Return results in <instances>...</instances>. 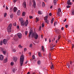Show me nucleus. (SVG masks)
<instances>
[{"label":"nucleus","instance_id":"obj_62","mask_svg":"<svg viewBox=\"0 0 74 74\" xmlns=\"http://www.w3.org/2000/svg\"><path fill=\"white\" fill-rule=\"evenodd\" d=\"M57 15H58V16H60V13L58 12V13L57 14Z\"/></svg>","mask_w":74,"mask_h":74},{"label":"nucleus","instance_id":"obj_19","mask_svg":"<svg viewBox=\"0 0 74 74\" xmlns=\"http://www.w3.org/2000/svg\"><path fill=\"white\" fill-rule=\"evenodd\" d=\"M4 49L3 47H0V51H4Z\"/></svg>","mask_w":74,"mask_h":74},{"label":"nucleus","instance_id":"obj_49","mask_svg":"<svg viewBox=\"0 0 74 74\" xmlns=\"http://www.w3.org/2000/svg\"><path fill=\"white\" fill-rule=\"evenodd\" d=\"M32 58H33V59H35V56H34V55H33V56H32Z\"/></svg>","mask_w":74,"mask_h":74},{"label":"nucleus","instance_id":"obj_8","mask_svg":"<svg viewBox=\"0 0 74 74\" xmlns=\"http://www.w3.org/2000/svg\"><path fill=\"white\" fill-rule=\"evenodd\" d=\"M33 5L34 8H36V2L34 0H33Z\"/></svg>","mask_w":74,"mask_h":74},{"label":"nucleus","instance_id":"obj_64","mask_svg":"<svg viewBox=\"0 0 74 74\" xmlns=\"http://www.w3.org/2000/svg\"><path fill=\"white\" fill-rule=\"evenodd\" d=\"M52 7H53L52 5L51 6L50 8H51V9H52Z\"/></svg>","mask_w":74,"mask_h":74},{"label":"nucleus","instance_id":"obj_18","mask_svg":"<svg viewBox=\"0 0 74 74\" xmlns=\"http://www.w3.org/2000/svg\"><path fill=\"white\" fill-rule=\"evenodd\" d=\"M48 19V16H46L44 17V19L45 20V21H47V19Z\"/></svg>","mask_w":74,"mask_h":74},{"label":"nucleus","instance_id":"obj_53","mask_svg":"<svg viewBox=\"0 0 74 74\" xmlns=\"http://www.w3.org/2000/svg\"><path fill=\"white\" fill-rule=\"evenodd\" d=\"M11 18H12V14L10 15Z\"/></svg>","mask_w":74,"mask_h":74},{"label":"nucleus","instance_id":"obj_27","mask_svg":"<svg viewBox=\"0 0 74 74\" xmlns=\"http://www.w3.org/2000/svg\"><path fill=\"white\" fill-rule=\"evenodd\" d=\"M17 70V69H16L15 68V69H13L12 70V71H13V72H15V71H16V70Z\"/></svg>","mask_w":74,"mask_h":74},{"label":"nucleus","instance_id":"obj_6","mask_svg":"<svg viewBox=\"0 0 74 74\" xmlns=\"http://www.w3.org/2000/svg\"><path fill=\"white\" fill-rule=\"evenodd\" d=\"M17 10H18V8L16 7H14L13 9V12H16L17 11Z\"/></svg>","mask_w":74,"mask_h":74},{"label":"nucleus","instance_id":"obj_42","mask_svg":"<svg viewBox=\"0 0 74 74\" xmlns=\"http://www.w3.org/2000/svg\"><path fill=\"white\" fill-rule=\"evenodd\" d=\"M42 27H44V23L42 24Z\"/></svg>","mask_w":74,"mask_h":74},{"label":"nucleus","instance_id":"obj_43","mask_svg":"<svg viewBox=\"0 0 74 74\" xmlns=\"http://www.w3.org/2000/svg\"><path fill=\"white\" fill-rule=\"evenodd\" d=\"M29 19H32V18H33V16H29Z\"/></svg>","mask_w":74,"mask_h":74},{"label":"nucleus","instance_id":"obj_23","mask_svg":"<svg viewBox=\"0 0 74 74\" xmlns=\"http://www.w3.org/2000/svg\"><path fill=\"white\" fill-rule=\"evenodd\" d=\"M45 6V3L43 2L42 3V7H44Z\"/></svg>","mask_w":74,"mask_h":74},{"label":"nucleus","instance_id":"obj_9","mask_svg":"<svg viewBox=\"0 0 74 74\" xmlns=\"http://www.w3.org/2000/svg\"><path fill=\"white\" fill-rule=\"evenodd\" d=\"M7 40L5 39H3V43L4 44H5V45L7 44Z\"/></svg>","mask_w":74,"mask_h":74},{"label":"nucleus","instance_id":"obj_51","mask_svg":"<svg viewBox=\"0 0 74 74\" xmlns=\"http://www.w3.org/2000/svg\"><path fill=\"white\" fill-rule=\"evenodd\" d=\"M65 27H66V28H67L68 27V25H65Z\"/></svg>","mask_w":74,"mask_h":74},{"label":"nucleus","instance_id":"obj_41","mask_svg":"<svg viewBox=\"0 0 74 74\" xmlns=\"http://www.w3.org/2000/svg\"><path fill=\"white\" fill-rule=\"evenodd\" d=\"M27 51V49L26 48H25L24 49V52H26Z\"/></svg>","mask_w":74,"mask_h":74},{"label":"nucleus","instance_id":"obj_16","mask_svg":"<svg viewBox=\"0 0 74 74\" xmlns=\"http://www.w3.org/2000/svg\"><path fill=\"white\" fill-rule=\"evenodd\" d=\"M7 61H8V58H6L4 60V63H6L7 62Z\"/></svg>","mask_w":74,"mask_h":74},{"label":"nucleus","instance_id":"obj_57","mask_svg":"<svg viewBox=\"0 0 74 74\" xmlns=\"http://www.w3.org/2000/svg\"><path fill=\"white\" fill-rule=\"evenodd\" d=\"M68 42H69V43H71V41L70 40H68Z\"/></svg>","mask_w":74,"mask_h":74},{"label":"nucleus","instance_id":"obj_46","mask_svg":"<svg viewBox=\"0 0 74 74\" xmlns=\"http://www.w3.org/2000/svg\"><path fill=\"white\" fill-rule=\"evenodd\" d=\"M25 35H27V31H25Z\"/></svg>","mask_w":74,"mask_h":74},{"label":"nucleus","instance_id":"obj_34","mask_svg":"<svg viewBox=\"0 0 74 74\" xmlns=\"http://www.w3.org/2000/svg\"><path fill=\"white\" fill-rule=\"evenodd\" d=\"M10 64L11 66H13L14 65V63L13 62H11V63Z\"/></svg>","mask_w":74,"mask_h":74},{"label":"nucleus","instance_id":"obj_44","mask_svg":"<svg viewBox=\"0 0 74 74\" xmlns=\"http://www.w3.org/2000/svg\"><path fill=\"white\" fill-rule=\"evenodd\" d=\"M41 26H40V27L39 28V30H41Z\"/></svg>","mask_w":74,"mask_h":74},{"label":"nucleus","instance_id":"obj_36","mask_svg":"<svg viewBox=\"0 0 74 74\" xmlns=\"http://www.w3.org/2000/svg\"><path fill=\"white\" fill-rule=\"evenodd\" d=\"M32 32H29V35L28 36V37H30V35L32 34Z\"/></svg>","mask_w":74,"mask_h":74},{"label":"nucleus","instance_id":"obj_14","mask_svg":"<svg viewBox=\"0 0 74 74\" xmlns=\"http://www.w3.org/2000/svg\"><path fill=\"white\" fill-rule=\"evenodd\" d=\"M25 26H27V25H28V21L27 20L25 22Z\"/></svg>","mask_w":74,"mask_h":74},{"label":"nucleus","instance_id":"obj_25","mask_svg":"<svg viewBox=\"0 0 74 74\" xmlns=\"http://www.w3.org/2000/svg\"><path fill=\"white\" fill-rule=\"evenodd\" d=\"M16 49H12V52H16Z\"/></svg>","mask_w":74,"mask_h":74},{"label":"nucleus","instance_id":"obj_56","mask_svg":"<svg viewBox=\"0 0 74 74\" xmlns=\"http://www.w3.org/2000/svg\"><path fill=\"white\" fill-rule=\"evenodd\" d=\"M46 23H48V21H45Z\"/></svg>","mask_w":74,"mask_h":74},{"label":"nucleus","instance_id":"obj_58","mask_svg":"<svg viewBox=\"0 0 74 74\" xmlns=\"http://www.w3.org/2000/svg\"><path fill=\"white\" fill-rule=\"evenodd\" d=\"M29 55H30H30H31V52H29Z\"/></svg>","mask_w":74,"mask_h":74},{"label":"nucleus","instance_id":"obj_35","mask_svg":"<svg viewBox=\"0 0 74 74\" xmlns=\"http://www.w3.org/2000/svg\"><path fill=\"white\" fill-rule=\"evenodd\" d=\"M72 14L73 15H74V10H73L72 11Z\"/></svg>","mask_w":74,"mask_h":74},{"label":"nucleus","instance_id":"obj_39","mask_svg":"<svg viewBox=\"0 0 74 74\" xmlns=\"http://www.w3.org/2000/svg\"><path fill=\"white\" fill-rule=\"evenodd\" d=\"M13 26H16V23H13Z\"/></svg>","mask_w":74,"mask_h":74},{"label":"nucleus","instance_id":"obj_15","mask_svg":"<svg viewBox=\"0 0 74 74\" xmlns=\"http://www.w3.org/2000/svg\"><path fill=\"white\" fill-rule=\"evenodd\" d=\"M38 14L41 15V14H42V12L41 11H39L38 12Z\"/></svg>","mask_w":74,"mask_h":74},{"label":"nucleus","instance_id":"obj_63","mask_svg":"<svg viewBox=\"0 0 74 74\" xmlns=\"http://www.w3.org/2000/svg\"><path fill=\"white\" fill-rule=\"evenodd\" d=\"M19 26L18 25L17 26V29H19Z\"/></svg>","mask_w":74,"mask_h":74},{"label":"nucleus","instance_id":"obj_54","mask_svg":"<svg viewBox=\"0 0 74 74\" xmlns=\"http://www.w3.org/2000/svg\"><path fill=\"white\" fill-rule=\"evenodd\" d=\"M6 9L7 10H8V7H7V6H6Z\"/></svg>","mask_w":74,"mask_h":74},{"label":"nucleus","instance_id":"obj_61","mask_svg":"<svg viewBox=\"0 0 74 74\" xmlns=\"http://www.w3.org/2000/svg\"><path fill=\"white\" fill-rule=\"evenodd\" d=\"M63 29H64V27H62L61 28V30H63Z\"/></svg>","mask_w":74,"mask_h":74},{"label":"nucleus","instance_id":"obj_7","mask_svg":"<svg viewBox=\"0 0 74 74\" xmlns=\"http://www.w3.org/2000/svg\"><path fill=\"white\" fill-rule=\"evenodd\" d=\"M0 60H4V56L1 54L0 55Z\"/></svg>","mask_w":74,"mask_h":74},{"label":"nucleus","instance_id":"obj_17","mask_svg":"<svg viewBox=\"0 0 74 74\" xmlns=\"http://www.w3.org/2000/svg\"><path fill=\"white\" fill-rule=\"evenodd\" d=\"M13 59L14 62H16L17 60V58L16 57H14L13 58Z\"/></svg>","mask_w":74,"mask_h":74},{"label":"nucleus","instance_id":"obj_5","mask_svg":"<svg viewBox=\"0 0 74 74\" xmlns=\"http://www.w3.org/2000/svg\"><path fill=\"white\" fill-rule=\"evenodd\" d=\"M17 36L19 38H22V34L18 33L17 34Z\"/></svg>","mask_w":74,"mask_h":74},{"label":"nucleus","instance_id":"obj_3","mask_svg":"<svg viewBox=\"0 0 74 74\" xmlns=\"http://www.w3.org/2000/svg\"><path fill=\"white\" fill-rule=\"evenodd\" d=\"M12 27V24H10L8 27V31L9 33L11 32V27Z\"/></svg>","mask_w":74,"mask_h":74},{"label":"nucleus","instance_id":"obj_40","mask_svg":"<svg viewBox=\"0 0 74 74\" xmlns=\"http://www.w3.org/2000/svg\"><path fill=\"white\" fill-rule=\"evenodd\" d=\"M22 15L23 16H24L25 15V12H23L22 13Z\"/></svg>","mask_w":74,"mask_h":74},{"label":"nucleus","instance_id":"obj_33","mask_svg":"<svg viewBox=\"0 0 74 74\" xmlns=\"http://www.w3.org/2000/svg\"><path fill=\"white\" fill-rule=\"evenodd\" d=\"M7 14L6 13H5L4 14V17L5 18L7 16Z\"/></svg>","mask_w":74,"mask_h":74},{"label":"nucleus","instance_id":"obj_20","mask_svg":"<svg viewBox=\"0 0 74 74\" xmlns=\"http://www.w3.org/2000/svg\"><path fill=\"white\" fill-rule=\"evenodd\" d=\"M53 2L54 5H56V3H57V1H56V0H53Z\"/></svg>","mask_w":74,"mask_h":74},{"label":"nucleus","instance_id":"obj_48","mask_svg":"<svg viewBox=\"0 0 74 74\" xmlns=\"http://www.w3.org/2000/svg\"><path fill=\"white\" fill-rule=\"evenodd\" d=\"M57 24V23L56 22H55L54 23V25L55 26L56 25V24Z\"/></svg>","mask_w":74,"mask_h":74},{"label":"nucleus","instance_id":"obj_2","mask_svg":"<svg viewBox=\"0 0 74 74\" xmlns=\"http://www.w3.org/2000/svg\"><path fill=\"white\" fill-rule=\"evenodd\" d=\"M32 37H33L35 40H37L38 38V35L36 32H34L32 34Z\"/></svg>","mask_w":74,"mask_h":74},{"label":"nucleus","instance_id":"obj_52","mask_svg":"<svg viewBox=\"0 0 74 74\" xmlns=\"http://www.w3.org/2000/svg\"><path fill=\"white\" fill-rule=\"evenodd\" d=\"M18 0H14V3H15L16 2V1Z\"/></svg>","mask_w":74,"mask_h":74},{"label":"nucleus","instance_id":"obj_26","mask_svg":"<svg viewBox=\"0 0 74 74\" xmlns=\"http://www.w3.org/2000/svg\"><path fill=\"white\" fill-rule=\"evenodd\" d=\"M42 51H44V46H42L41 47Z\"/></svg>","mask_w":74,"mask_h":74},{"label":"nucleus","instance_id":"obj_10","mask_svg":"<svg viewBox=\"0 0 74 74\" xmlns=\"http://www.w3.org/2000/svg\"><path fill=\"white\" fill-rule=\"evenodd\" d=\"M50 47L52 49H53V48L55 47V45L53 44V43H51L50 45Z\"/></svg>","mask_w":74,"mask_h":74},{"label":"nucleus","instance_id":"obj_22","mask_svg":"<svg viewBox=\"0 0 74 74\" xmlns=\"http://www.w3.org/2000/svg\"><path fill=\"white\" fill-rule=\"evenodd\" d=\"M38 55L39 57H42V55H41V53L40 52L38 53Z\"/></svg>","mask_w":74,"mask_h":74},{"label":"nucleus","instance_id":"obj_50","mask_svg":"<svg viewBox=\"0 0 74 74\" xmlns=\"http://www.w3.org/2000/svg\"><path fill=\"white\" fill-rule=\"evenodd\" d=\"M66 8H70V6L68 5V6H66Z\"/></svg>","mask_w":74,"mask_h":74},{"label":"nucleus","instance_id":"obj_13","mask_svg":"<svg viewBox=\"0 0 74 74\" xmlns=\"http://www.w3.org/2000/svg\"><path fill=\"white\" fill-rule=\"evenodd\" d=\"M17 13L18 15H21V11H20V10H18L17 12Z\"/></svg>","mask_w":74,"mask_h":74},{"label":"nucleus","instance_id":"obj_59","mask_svg":"<svg viewBox=\"0 0 74 74\" xmlns=\"http://www.w3.org/2000/svg\"><path fill=\"white\" fill-rule=\"evenodd\" d=\"M49 15L50 16H52V13H49Z\"/></svg>","mask_w":74,"mask_h":74},{"label":"nucleus","instance_id":"obj_1","mask_svg":"<svg viewBox=\"0 0 74 74\" xmlns=\"http://www.w3.org/2000/svg\"><path fill=\"white\" fill-rule=\"evenodd\" d=\"M25 60V57L23 55H21L20 58V66H22L23 65V61Z\"/></svg>","mask_w":74,"mask_h":74},{"label":"nucleus","instance_id":"obj_38","mask_svg":"<svg viewBox=\"0 0 74 74\" xmlns=\"http://www.w3.org/2000/svg\"><path fill=\"white\" fill-rule=\"evenodd\" d=\"M67 66H68V68H70V64H69V63H67Z\"/></svg>","mask_w":74,"mask_h":74},{"label":"nucleus","instance_id":"obj_30","mask_svg":"<svg viewBox=\"0 0 74 74\" xmlns=\"http://www.w3.org/2000/svg\"><path fill=\"white\" fill-rule=\"evenodd\" d=\"M58 12H61V9H60V8H58Z\"/></svg>","mask_w":74,"mask_h":74},{"label":"nucleus","instance_id":"obj_31","mask_svg":"<svg viewBox=\"0 0 74 74\" xmlns=\"http://www.w3.org/2000/svg\"><path fill=\"white\" fill-rule=\"evenodd\" d=\"M51 69H54V67H53V64L51 65Z\"/></svg>","mask_w":74,"mask_h":74},{"label":"nucleus","instance_id":"obj_29","mask_svg":"<svg viewBox=\"0 0 74 74\" xmlns=\"http://www.w3.org/2000/svg\"><path fill=\"white\" fill-rule=\"evenodd\" d=\"M53 21H54V18H53L51 21V23H53Z\"/></svg>","mask_w":74,"mask_h":74},{"label":"nucleus","instance_id":"obj_24","mask_svg":"<svg viewBox=\"0 0 74 74\" xmlns=\"http://www.w3.org/2000/svg\"><path fill=\"white\" fill-rule=\"evenodd\" d=\"M18 47L19 48H20L21 49H22L23 47L22 46H21V45H18Z\"/></svg>","mask_w":74,"mask_h":74},{"label":"nucleus","instance_id":"obj_55","mask_svg":"<svg viewBox=\"0 0 74 74\" xmlns=\"http://www.w3.org/2000/svg\"><path fill=\"white\" fill-rule=\"evenodd\" d=\"M51 53H49V58H51Z\"/></svg>","mask_w":74,"mask_h":74},{"label":"nucleus","instance_id":"obj_60","mask_svg":"<svg viewBox=\"0 0 74 74\" xmlns=\"http://www.w3.org/2000/svg\"><path fill=\"white\" fill-rule=\"evenodd\" d=\"M5 74H9V73H8V72H6L5 73Z\"/></svg>","mask_w":74,"mask_h":74},{"label":"nucleus","instance_id":"obj_32","mask_svg":"<svg viewBox=\"0 0 74 74\" xmlns=\"http://www.w3.org/2000/svg\"><path fill=\"white\" fill-rule=\"evenodd\" d=\"M38 64H41V61L40 60H39L38 61Z\"/></svg>","mask_w":74,"mask_h":74},{"label":"nucleus","instance_id":"obj_28","mask_svg":"<svg viewBox=\"0 0 74 74\" xmlns=\"http://www.w3.org/2000/svg\"><path fill=\"white\" fill-rule=\"evenodd\" d=\"M2 53H3L4 55H5V53H6V51H2Z\"/></svg>","mask_w":74,"mask_h":74},{"label":"nucleus","instance_id":"obj_21","mask_svg":"<svg viewBox=\"0 0 74 74\" xmlns=\"http://www.w3.org/2000/svg\"><path fill=\"white\" fill-rule=\"evenodd\" d=\"M36 22H37L38 21H39V18L38 17H36Z\"/></svg>","mask_w":74,"mask_h":74},{"label":"nucleus","instance_id":"obj_47","mask_svg":"<svg viewBox=\"0 0 74 74\" xmlns=\"http://www.w3.org/2000/svg\"><path fill=\"white\" fill-rule=\"evenodd\" d=\"M60 35H59L58 38V40H59V39H60Z\"/></svg>","mask_w":74,"mask_h":74},{"label":"nucleus","instance_id":"obj_45","mask_svg":"<svg viewBox=\"0 0 74 74\" xmlns=\"http://www.w3.org/2000/svg\"><path fill=\"white\" fill-rule=\"evenodd\" d=\"M32 46H33V45H32V44H31L29 46V47H30V48H32Z\"/></svg>","mask_w":74,"mask_h":74},{"label":"nucleus","instance_id":"obj_11","mask_svg":"<svg viewBox=\"0 0 74 74\" xmlns=\"http://www.w3.org/2000/svg\"><path fill=\"white\" fill-rule=\"evenodd\" d=\"M67 4L69 5H71L72 3H71V2H70V0H68V1L67 2Z\"/></svg>","mask_w":74,"mask_h":74},{"label":"nucleus","instance_id":"obj_37","mask_svg":"<svg viewBox=\"0 0 74 74\" xmlns=\"http://www.w3.org/2000/svg\"><path fill=\"white\" fill-rule=\"evenodd\" d=\"M3 41H1L0 42V45H3Z\"/></svg>","mask_w":74,"mask_h":74},{"label":"nucleus","instance_id":"obj_4","mask_svg":"<svg viewBox=\"0 0 74 74\" xmlns=\"http://www.w3.org/2000/svg\"><path fill=\"white\" fill-rule=\"evenodd\" d=\"M19 21L21 22V23L22 26L25 25V23L23 22V20L22 18H20L19 19Z\"/></svg>","mask_w":74,"mask_h":74},{"label":"nucleus","instance_id":"obj_12","mask_svg":"<svg viewBox=\"0 0 74 74\" xmlns=\"http://www.w3.org/2000/svg\"><path fill=\"white\" fill-rule=\"evenodd\" d=\"M23 6L24 8H26V2H24L23 3Z\"/></svg>","mask_w":74,"mask_h":74}]
</instances>
